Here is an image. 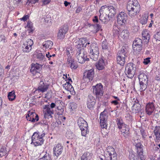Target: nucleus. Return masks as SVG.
I'll return each mask as SVG.
<instances>
[{
  "label": "nucleus",
  "mask_w": 160,
  "mask_h": 160,
  "mask_svg": "<svg viewBox=\"0 0 160 160\" xmlns=\"http://www.w3.org/2000/svg\"><path fill=\"white\" fill-rule=\"evenodd\" d=\"M138 79L140 85V91H144L147 88L148 81L147 75L144 72L141 71L138 75Z\"/></svg>",
  "instance_id": "2"
},
{
  "label": "nucleus",
  "mask_w": 160,
  "mask_h": 160,
  "mask_svg": "<svg viewBox=\"0 0 160 160\" xmlns=\"http://www.w3.org/2000/svg\"><path fill=\"white\" fill-rule=\"evenodd\" d=\"M96 103L95 98L91 94L88 95L87 101V107L89 109H92L93 108Z\"/></svg>",
  "instance_id": "14"
},
{
  "label": "nucleus",
  "mask_w": 160,
  "mask_h": 160,
  "mask_svg": "<svg viewBox=\"0 0 160 160\" xmlns=\"http://www.w3.org/2000/svg\"><path fill=\"white\" fill-rule=\"evenodd\" d=\"M125 57L118 55L117 58V62L121 66H123L125 63Z\"/></svg>",
  "instance_id": "29"
},
{
  "label": "nucleus",
  "mask_w": 160,
  "mask_h": 160,
  "mask_svg": "<svg viewBox=\"0 0 160 160\" xmlns=\"http://www.w3.org/2000/svg\"><path fill=\"white\" fill-rule=\"evenodd\" d=\"M117 18L118 24L120 25H122L126 22L128 19V16L126 13L122 12L118 14Z\"/></svg>",
  "instance_id": "12"
},
{
  "label": "nucleus",
  "mask_w": 160,
  "mask_h": 160,
  "mask_svg": "<svg viewBox=\"0 0 160 160\" xmlns=\"http://www.w3.org/2000/svg\"><path fill=\"white\" fill-rule=\"evenodd\" d=\"M62 86L63 87L65 88V89L68 91H69L72 95H74L75 94L74 88L69 82L67 81L65 84L62 85Z\"/></svg>",
  "instance_id": "25"
},
{
  "label": "nucleus",
  "mask_w": 160,
  "mask_h": 160,
  "mask_svg": "<svg viewBox=\"0 0 160 160\" xmlns=\"http://www.w3.org/2000/svg\"><path fill=\"white\" fill-rule=\"evenodd\" d=\"M154 38L156 41H160V31L157 32L156 33L154 34Z\"/></svg>",
  "instance_id": "52"
},
{
  "label": "nucleus",
  "mask_w": 160,
  "mask_h": 160,
  "mask_svg": "<svg viewBox=\"0 0 160 160\" xmlns=\"http://www.w3.org/2000/svg\"><path fill=\"white\" fill-rule=\"evenodd\" d=\"M94 75V71L93 69H91L84 73L83 77L89 79V81L92 80Z\"/></svg>",
  "instance_id": "23"
},
{
  "label": "nucleus",
  "mask_w": 160,
  "mask_h": 160,
  "mask_svg": "<svg viewBox=\"0 0 160 160\" xmlns=\"http://www.w3.org/2000/svg\"><path fill=\"white\" fill-rule=\"evenodd\" d=\"M81 131V134L82 136L86 137L87 134L89 132V130L88 128H83L80 129Z\"/></svg>",
  "instance_id": "49"
},
{
  "label": "nucleus",
  "mask_w": 160,
  "mask_h": 160,
  "mask_svg": "<svg viewBox=\"0 0 160 160\" xmlns=\"http://www.w3.org/2000/svg\"><path fill=\"white\" fill-rule=\"evenodd\" d=\"M139 156L135 155L132 152H129L128 156L129 160H139Z\"/></svg>",
  "instance_id": "40"
},
{
  "label": "nucleus",
  "mask_w": 160,
  "mask_h": 160,
  "mask_svg": "<svg viewBox=\"0 0 160 160\" xmlns=\"http://www.w3.org/2000/svg\"><path fill=\"white\" fill-rule=\"evenodd\" d=\"M140 7L137 0H130L127 5L128 15L131 17H134L140 11Z\"/></svg>",
  "instance_id": "1"
},
{
  "label": "nucleus",
  "mask_w": 160,
  "mask_h": 160,
  "mask_svg": "<svg viewBox=\"0 0 160 160\" xmlns=\"http://www.w3.org/2000/svg\"><path fill=\"white\" fill-rule=\"evenodd\" d=\"M38 160H51V156L49 153H46L44 156Z\"/></svg>",
  "instance_id": "48"
},
{
  "label": "nucleus",
  "mask_w": 160,
  "mask_h": 160,
  "mask_svg": "<svg viewBox=\"0 0 160 160\" xmlns=\"http://www.w3.org/2000/svg\"><path fill=\"white\" fill-rule=\"evenodd\" d=\"M82 40L83 41V43H82V47H86L87 46H88V45H89L90 44L89 42H87V40L86 38H83L82 39Z\"/></svg>",
  "instance_id": "54"
},
{
  "label": "nucleus",
  "mask_w": 160,
  "mask_h": 160,
  "mask_svg": "<svg viewBox=\"0 0 160 160\" xmlns=\"http://www.w3.org/2000/svg\"><path fill=\"white\" fill-rule=\"evenodd\" d=\"M93 93L95 95L96 98L99 100L103 94L104 91L103 86L100 83L92 86Z\"/></svg>",
  "instance_id": "6"
},
{
  "label": "nucleus",
  "mask_w": 160,
  "mask_h": 160,
  "mask_svg": "<svg viewBox=\"0 0 160 160\" xmlns=\"http://www.w3.org/2000/svg\"><path fill=\"white\" fill-rule=\"evenodd\" d=\"M78 124L80 129L88 128L87 122L81 117H79L78 120Z\"/></svg>",
  "instance_id": "22"
},
{
  "label": "nucleus",
  "mask_w": 160,
  "mask_h": 160,
  "mask_svg": "<svg viewBox=\"0 0 160 160\" xmlns=\"http://www.w3.org/2000/svg\"><path fill=\"white\" fill-rule=\"evenodd\" d=\"M76 108V104L75 103L72 102L70 104L69 108L72 110H74V109Z\"/></svg>",
  "instance_id": "55"
},
{
  "label": "nucleus",
  "mask_w": 160,
  "mask_h": 160,
  "mask_svg": "<svg viewBox=\"0 0 160 160\" xmlns=\"http://www.w3.org/2000/svg\"><path fill=\"white\" fill-rule=\"evenodd\" d=\"M150 58H150L149 57L146 58L144 59V61H143V63L145 65H147L150 62Z\"/></svg>",
  "instance_id": "57"
},
{
  "label": "nucleus",
  "mask_w": 160,
  "mask_h": 160,
  "mask_svg": "<svg viewBox=\"0 0 160 160\" xmlns=\"http://www.w3.org/2000/svg\"><path fill=\"white\" fill-rule=\"evenodd\" d=\"M53 45L52 42L50 40H48L44 42L42 44L44 47L46 48L51 49Z\"/></svg>",
  "instance_id": "34"
},
{
  "label": "nucleus",
  "mask_w": 160,
  "mask_h": 160,
  "mask_svg": "<svg viewBox=\"0 0 160 160\" xmlns=\"http://www.w3.org/2000/svg\"><path fill=\"white\" fill-rule=\"evenodd\" d=\"M116 123L118 128L119 129L121 128V127L124 126L126 124L123 122L122 119L121 118H117L116 119Z\"/></svg>",
  "instance_id": "36"
},
{
  "label": "nucleus",
  "mask_w": 160,
  "mask_h": 160,
  "mask_svg": "<svg viewBox=\"0 0 160 160\" xmlns=\"http://www.w3.org/2000/svg\"><path fill=\"white\" fill-rule=\"evenodd\" d=\"M46 105L49 107V108L52 110H53L54 108H55L56 106V104L53 102H52L50 104L47 105Z\"/></svg>",
  "instance_id": "59"
},
{
  "label": "nucleus",
  "mask_w": 160,
  "mask_h": 160,
  "mask_svg": "<svg viewBox=\"0 0 160 160\" xmlns=\"http://www.w3.org/2000/svg\"><path fill=\"white\" fill-rule=\"evenodd\" d=\"M68 30V26L65 25L60 27L57 34V37L60 39H63L65 37V35Z\"/></svg>",
  "instance_id": "11"
},
{
  "label": "nucleus",
  "mask_w": 160,
  "mask_h": 160,
  "mask_svg": "<svg viewBox=\"0 0 160 160\" xmlns=\"http://www.w3.org/2000/svg\"><path fill=\"white\" fill-rule=\"evenodd\" d=\"M119 129L121 132L122 135L125 138H128L130 133L129 128L128 126L126 124L124 126L121 127Z\"/></svg>",
  "instance_id": "21"
},
{
  "label": "nucleus",
  "mask_w": 160,
  "mask_h": 160,
  "mask_svg": "<svg viewBox=\"0 0 160 160\" xmlns=\"http://www.w3.org/2000/svg\"><path fill=\"white\" fill-rule=\"evenodd\" d=\"M140 132L142 135V137L143 138H145L146 135V133L145 132V131L143 129H141L140 130Z\"/></svg>",
  "instance_id": "63"
},
{
  "label": "nucleus",
  "mask_w": 160,
  "mask_h": 160,
  "mask_svg": "<svg viewBox=\"0 0 160 160\" xmlns=\"http://www.w3.org/2000/svg\"><path fill=\"white\" fill-rule=\"evenodd\" d=\"M7 153V151L5 148H1L0 149V157L5 156L6 154Z\"/></svg>",
  "instance_id": "50"
},
{
  "label": "nucleus",
  "mask_w": 160,
  "mask_h": 160,
  "mask_svg": "<svg viewBox=\"0 0 160 160\" xmlns=\"http://www.w3.org/2000/svg\"><path fill=\"white\" fill-rule=\"evenodd\" d=\"M106 150L109 154L110 153H116L115 151L114 148L111 146L108 147L106 148Z\"/></svg>",
  "instance_id": "51"
},
{
  "label": "nucleus",
  "mask_w": 160,
  "mask_h": 160,
  "mask_svg": "<svg viewBox=\"0 0 160 160\" xmlns=\"http://www.w3.org/2000/svg\"><path fill=\"white\" fill-rule=\"evenodd\" d=\"M39 0H28L26 2V4H28V3H31L32 4H35L36 3L38 2Z\"/></svg>",
  "instance_id": "60"
},
{
  "label": "nucleus",
  "mask_w": 160,
  "mask_h": 160,
  "mask_svg": "<svg viewBox=\"0 0 160 160\" xmlns=\"http://www.w3.org/2000/svg\"><path fill=\"white\" fill-rule=\"evenodd\" d=\"M100 11L104 12L106 13H108L109 16L112 18L116 14V9L112 6H102L100 9Z\"/></svg>",
  "instance_id": "5"
},
{
  "label": "nucleus",
  "mask_w": 160,
  "mask_h": 160,
  "mask_svg": "<svg viewBox=\"0 0 160 160\" xmlns=\"http://www.w3.org/2000/svg\"><path fill=\"white\" fill-rule=\"evenodd\" d=\"M129 48L127 46H123L121 50L118 52L117 55H120L121 56L126 57L127 53L129 51Z\"/></svg>",
  "instance_id": "24"
},
{
  "label": "nucleus",
  "mask_w": 160,
  "mask_h": 160,
  "mask_svg": "<svg viewBox=\"0 0 160 160\" xmlns=\"http://www.w3.org/2000/svg\"><path fill=\"white\" fill-rule=\"evenodd\" d=\"M93 156V154L89 152H84L81 156V160H90Z\"/></svg>",
  "instance_id": "28"
},
{
  "label": "nucleus",
  "mask_w": 160,
  "mask_h": 160,
  "mask_svg": "<svg viewBox=\"0 0 160 160\" xmlns=\"http://www.w3.org/2000/svg\"><path fill=\"white\" fill-rule=\"evenodd\" d=\"M63 149V146L60 143H58L53 148V155L56 157L57 158L61 154Z\"/></svg>",
  "instance_id": "16"
},
{
  "label": "nucleus",
  "mask_w": 160,
  "mask_h": 160,
  "mask_svg": "<svg viewBox=\"0 0 160 160\" xmlns=\"http://www.w3.org/2000/svg\"><path fill=\"white\" fill-rule=\"evenodd\" d=\"M148 18V16L147 15H142L140 19V22L142 25L145 24L147 23Z\"/></svg>",
  "instance_id": "42"
},
{
  "label": "nucleus",
  "mask_w": 160,
  "mask_h": 160,
  "mask_svg": "<svg viewBox=\"0 0 160 160\" xmlns=\"http://www.w3.org/2000/svg\"><path fill=\"white\" fill-rule=\"evenodd\" d=\"M30 71L33 76H36V78L39 77L41 75L40 72L35 69V68L31 67Z\"/></svg>",
  "instance_id": "35"
},
{
  "label": "nucleus",
  "mask_w": 160,
  "mask_h": 160,
  "mask_svg": "<svg viewBox=\"0 0 160 160\" xmlns=\"http://www.w3.org/2000/svg\"><path fill=\"white\" fill-rule=\"evenodd\" d=\"M24 43L26 44L29 47H32V46L33 44V42L32 40L28 39L27 40V41Z\"/></svg>",
  "instance_id": "53"
},
{
  "label": "nucleus",
  "mask_w": 160,
  "mask_h": 160,
  "mask_svg": "<svg viewBox=\"0 0 160 160\" xmlns=\"http://www.w3.org/2000/svg\"><path fill=\"white\" fill-rule=\"evenodd\" d=\"M136 70L135 65L132 63H129L126 66L125 73L128 78H132L134 76Z\"/></svg>",
  "instance_id": "4"
},
{
  "label": "nucleus",
  "mask_w": 160,
  "mask_h": 160,
  "mask_svg": "<svg viewBox=\"0 0 160 160\" xmlns=\"http://www.w3.org/2000/svg\"><path fill=\"white\" fill-rule=\"evenodd\" d=\"M29 16L28 15H27L23 16V17L21 18L20 19L21 20L23 21H26L27 19L29 18Z\"/></svg>",
  "instance_id": "61"
},
{
  "label": "nucleus",
  "mask_w": 160,
  "mask_h": 160,
  "mask_svg": "<svg viewBox=\"0 0 160 160\" xmlns=\"http://www.w3.org/2000/svg\"><path fill=\"white\" fill-rule=\"evenodd\" d=\"M156 139L157 140H160V126L155 127L154 130Z\"/></svg>",
  "instance_id": "31"
},
{
  "label": "nucleus",
  "mask_w": 160,
  "mask_h": 160,
  "mask_svg": "<svg viewBox=\"0 0 160 160\" xmlns=\"http://www.w3.org/2000/svg\"><path fill=\"white\" fill-rule=\"evenodd\" d=\"M105 65L104 60L102 59H100L98 62L96 63L95 66L98 70H102L104 68Z\"/></svg>",
  "instance_id": "27"
},
{
  "label": "nucleus",
  "mask_w": 160,
  "mask_h": 160,
  "mask_svg": "<svg viewBox=\"0 0 160 160\" xmlns=\"http://www.w3.org/2000/svg\"><path fill=\"white\" fill-rule=\"evenodd\" d=\"M44 118H52V115L54 114V110L50 108L46 105L43 106Z\"/></svg>",
  "instance_id": "15"
},
{
  "label": "nucleus",
  "mask_w": 160,
  "mask_h": 160,
  "mask_svg": "<svg viewBox=\"0 0 160 160\" xmlns=\"http://www.w3.org/2000/svg\"><path fill=\"white\" fill-rule=\"evenodd\" d=\"M22 48H23L22 51L23 52H29L32 49V47H29L24 43L23 44Z\"/></svg>",
  "instance_id": "43"
},
{
  "label": "nucleus",
  "mask_w": 160,
  "mask_h": 160,
  "mask_svg": "<svg viewBox=\"0 0 160 160\" xmlns=\"http://www.w3.org/2000/svg\"><path fill=\"white\" fill-rule=\"evenodd\" d=\"M100 15L99 16V20L101 21V22L104 24H107L108 21H109L111 18H112L108 14V13H106L105 12V14H102V12L100 11L99 10Z\"/></svg>",
  "instance_id": "19"
},
{
  "label": "nucleus",
  "mask_w": 160,
  "mask_h": 160,
  "mask_svg": "<svg viewBox=\"0 0 160 160\" xmlns=\"http://www.w3.org/2000/svg\"><path fill=\"white\" fill-rule=\"evenodd\" d=\"M155 106L153 102L148 103L146 106V111L147 114L149 115H151L154 111Z\"/></svg>",
  "instance_id": "18"
},
{
  "label": "nucleus",
  "mask_w": 160,
  "mask_h": 160,
  "mask_svg": "<svg viewBox=\"0 0 160 160\" xmlns=\"http://www.w3.org/2000/svg\"><path fill=\"white\" fill-rule=\"evenodd\" d=\"M51 0H42V6H43L49 3Z\"/></svg>",
  "instance_id": "56"
},
{
  "label": "nucleus",
  "mask_w": 160,
  "mask_h": 160,
  "mask_svg": "<svg viewBox=\"0 0 160 160\" xmlns=\"http://www.w3.org/2000/svg\"><path fill=\"white\" fill-rule=\"evenodd\" d=\"M67 64H70V67L72 69H75L78 68V65L74 61V59L72 57H68L67 58Z\"/></svg>",
  "instance_id": "26"
},
{
  "label": "nucleus",
  "mask_w": 160,
  "mask_h": 160,
  "mask_svg": "<svg viewBox=\"0 0 160 160\" xmlns=\"http://www.w3.org/2000/svg\"><path fill=\"white\" fill-rule=\"evenodd\" d=\"M40 138V134L39 132H35L34 133L32 137V143L35 142Z\"/></svg>",
  "instance_id": "38"
},
{
  "label": "nucleus",
  "mask_w": 160,
  "mask_h": 160,
  "mask_svg": "<svg viewBox=\"0 0 160 160\" xmlns=\"http://www.w3.org/2000/svg\"><path fill=\"white\" fill-rule=\"evenodd\" d=\"M99 50L98 45L95 43H92L91 44L89 56L90 58L94 61H97L99 56Z\"/></svg>",
  "instance_id": "3"
},
{
  "label": "nucleus",
  "mask_w": 160,
  "mask_h": 160,
  "mask_svg": "<svg viewBox=\"0 0 160 160\" xmlns=\"http://www.w3.org/2000/svg\"><path fill=\"white\" fill-rule=\"evenodd\" d=\"M132 109L133 113H138L141 110V105L140 104H133L132 107Z\"/></svg>",
  "instance_id": "30"
},
{
  "label": "nucleus",
  "mask_w": 160,
  "mask_h": 160,
  "mask_svg": "<svg viewBox=\"0 0 160 160\" xmlns=\"http://www.w3.org/2000/svg\"><path fill=\"white\" fill-rule=\"evenodd\" d=\"M27 27L29 28L28 30L29 31V32L32 33L34 29H33V26L32 23L31 22L28 21L27 22Z\"/></svg>",
  "instance_id": "44"
},
{
  "label": "nucleus",
  "mask_w": 160,
  "mask_h": 160,
  "mask_svg": "<svg viewBox=\"0 0 160 160\" xmlns=\"http://www.w3.org/2000/svg\"><path fill=\"white\" fill-rule=\"evenodd\" d=\"M142 40L140 38H137L133 42L132 47L134 50L140 52L142 48Z\"/></svg>",
  "instance_id": "13"
},
{
  "label": "nucleus",
  "mask_w": 160,
  "mask_h": 160,
  "mask_svg": "<svg viewBox=\"0 0 160 160\" xmlns=\"http://www.w3.org/2000/svg\"><path fill=\"white\" fill-rule=\"evenodd\" d=\"M129 35V32L127 29L123 30L121 33L120 36L123 39H127Z\"/></svg>",
  "instance_id": "37"
},
{
  "label": "nucleus",
  "mask_w": 160,
  "mask_h": 160,
  "mask_svg": "<svg viewBox=\"0 0 160 160\" xmlns=\"http://www.w3.org/2000/svg\"><path fill=\"white\" fill-rule=\"evenodd\" d=\"M0 38H1V42L2 43H5L7 42L6 38H5V36L3 35H1L0 36Z\"/></svg>",
  "instance_id": "58"
},
{
  "label": "nucleus",
  "mask_w": 160,
  "mask_h": 160,
  "mask_svg": "<svg viewBox=\"0 0 160 160\" xmlns=\"http://www.w3.org/2000/svg\"><path fill=\"white\" fill-rule=\"evenodd\" d=\"M109 155L108 158H109L110 160H117V154L116 153H110Z\"/></svg>",
  "instance_id": "46"
},
{
  "label": "nucleus",
  "mask_w": 160,
  "mask_h": 160,
  "mask_svg": "<svg viewBox=\"0 0 160 160\" xmlns=\"http://www.w3.org/2000/svg\"><path fill=\"white\" fill-rule=\"evenodd\" d=\"M26 118L27 120L33 122H36L39 120L38 115L35 112H31L30 111L28 112Z\"/></svg>",
  "instance_id": "10"
},
{
  "label": "nucleus",
  "mask_w": 160,
  "mask_h": 160,
  "mask_svg": "<svg viewBox=\"0 0 160 160\" xmlns=\"http://www.w3.org/2000/svg\"><path fill=\"white\" fill-rule=\"evenodd\" d=\"M42 65L36 63V64L32 63L31 67L34 68L38 71L41 72L42 68Z\"/></svg>",
  "instance_id": "41"
},
{
  "label": "nucleus",
  "mask_w": 160,
  "mask_h": 160,
  "mask_svg": "<svg viewBox=\"0 0 160 160\" xmlns=\"http://www.w3.org/2000/svg\"><path fill=\"white\" fill-rule=\"evenodd\" d=\"M83 41L81 40L79 42V43L78 44H76L75 45V47L77 48V50L79 49V50H84L83 48L84 47L82 46V43H83Z\"/></svg>",
  "instance_id": "47"
},
{
  "label": "nucleus",
  "mask_w": 160,
  "mask_h": 160,
  "mask_svg": "<svg viewBox=\"0 0 160 160\" xmlns=\"http://www.w3.org/2000/svg\"><path fill=\"white\" fill-rule=\"evenodd\" d=\"M153 112H154V116L157 118H158L159 117V115L160 114V111L158 112V111L156 112V111H155Z\"/></svg>",
  "instance_id": "62"
},
{
  "label": "nucleus",
  "mask_w": 160,
  "mask_h": 160,
  "mask_svg": "<svg viewBox=\"0 0 160 160\" xmlns=\"http://www.w3.org/2000/svg\"><path fill=\"white\" fill-rule=\"evenodd\" d=\"M142 36L145 42L144 48H145L148 46V43L149 41L150 35L148 31L146 30H145L142 31Z\"/></svg>",
  "instance_id": "20"
},
{
  "label": "nucleus",
  "mask_w": 160,
  "mask_h": 160,
  "mask_svg": "<svg viewBox=\"0 0 160 160\" xmlns=\"http://www.w3.org/2000/svg\"><path fill=\"white\" fill-rule=\"evenodd\" d=\"M8 97L9 101H13L16 98V95L14 91L8 92Z\"/></svg>",
  "instance_id": "39"
},
{
  "label": "nucleus",
  "mask_w": 160,
  "mask_h": 160,
  "mask_svg": "<svg viewBox=\"0 0 160 160\" xmlns=\"http://www.w3.org/2000/svg\"><path fill=\"white\" fill-rule=\"evenodd\" d=\"M36 58L39 61L44 62L46 60L44 53L40 52L38 53L36 56Z\"/></svg>",
  "instance_id": "33"
},
{
  "label": "nucleus",
  "mask_w": 160,
  "mask_h": 160,
  "mask_svg": "<svg viewBox=\"0 0 160 160\" xmlns=\"http://www.w3.org/2000/svg\"><path fill=\"white\" fill-rule=\"evenodd\" d=\"M108 116L104 111L101 113L100 115V123L102 128H107V120Z\"/></svg>",
  "instance_id": "8"
},
{
  "label": "nucleus",
  "mask_w": 160,
  "mask_h": 160,
  "mask_svg": "<svg viewBox=\"0 0 160 160\" xmlns=\"http://www.w3.org/2000/svg\"><path fill=\"white\" fill-rule=\"evenodd\" d=\"M136 149L137 150V154L139 156L141 160H144L145 158L143 155V146L140 142L136 143L135 145Z\"/></svg>",
  "instance_id": "9"
},
{
  "label": "nucleus",
  "mask_w": 160,
  "mask_h": 160,
  "mask_svg": "<svg viewBox=\"0 0 160 160\" xmlns=\"http://www.w3.org/2000/svg\"><path fill=\"white\" fill-rule=\"evenodd\" d=\"M49 87L48 84L41 81L39 83L38 88L34 91V93H39L41 92L42 93L46 92L48 89Z\"/></svg>",
  "instance_id": "7"
},
{
  "label": "nucleus",
  "mask_w": 160,
  "mask_h": 160,
  "mask_svg": "<svg viewBox=\"0 0 160 160\" xmlns=\"http://www.w3.org/2000/svg\"><path fill=\"white\" fill-rule=\"evenodd\" d=\"M44 141V140L43 139H42L41 138H40L38 139H37L35 142L33 143H34L35 146H38L42 145Z\"/></svg>",
  "instance_id": "45"
},
{
  "label": "nucleus",
  "mask_w": 160,
  "mask_h": 160,
  "mask_svg": "<svg viewBox=\"0 0 160 160\" xmlns=\"http://www.w3.org/2000/svg\"><path fill=\"white\" fill-rule=\"evenodd\" d=\"M76 57L78 59V62L80 63H83L84 62L85 57L84 54V50H79L78 49L76 54Z\"/></svg>",
  "instance_id": "17"
},
{
  "label": "nucleus",
  "mask_w": 160,
  "mask_h": 160,
  "mask_svg": "<svg viewBox=\"0 0 160 160\" xmlns=\"http://www.w3.org/2000/svg\"><path fill=\"white\" fill-rule=\"evenodd\" d=\"M82 10V8L81 7L78 6L77 7L76 11V13H78Z\"/></svg>",
  "instance_id": "64"
},
{
  "label": "nucleus",
  "mask_w": 160,
  "mask_h": 160,
  "mask_svg": "<svg viewBox=\"0 0 160 160\" xmlns=\"http://www.w3.org/2000/svg\"><path fill=\"white\" fill-rule=\"evenodd\" d=\"M102 48L104 52L107 51L108 52H109L108 45L106 39H105L102 43Z\"/></svg>",
  "instance_id": "32"
}]
</instances>
